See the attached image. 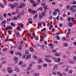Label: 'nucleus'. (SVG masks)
<instances>
[{
    "label": "nucleus",
    "instance_id": "nucleus-1",
    "mask_svg": "<svg viewBox=\"0 0 76 76\" xmlns=\"http://www.w3.org/2000/svg\"><path fill=\"white\" fill-rule=\"evenodd\" d=\"M74 7L76 8V5H72V7H70V10H71L73 13H75L76 11V9L74 8Z\"/></svg>",
    "mask_w": 76,
    "mask_h": 76
},
{
    "label": "nucleus",
    "instance_id": "nucleus-2",
    "mask_svg": "<svg viewBox=\"0 0 76 76\" xmlns=\"http://www.w3.org/2000/svg\"><path fill=\"white\" fill-rule=\"evenodd\" d=\"M54 60L55 61V62L58 63L60 61V58H58L57 59V58H55L54 59Z\"/></svg>",
    "mask_w": 76,
    "mask_h": 76
},
{
    "label": "nucleus",
    "instance_id": "nucleus-3",
    "mask_svg": "<svg viewBox=\"0 0 76 76\" xmlns=\"http://www.w3.org/2000/svg\"><path fill=\"white\" fill-rule=\"evenodd\" d=\"M5 30H7L8 29L12 30L13 29V28L11 27L10 26H7L5 28Z\"/></svg>",
    "mask_w": 76,
    "mask_h": 76
},
{
    "label": "nucleus",
    "instance_id": "nucleus-4",
    "mask_svg": "<svg viewBox=\"0 0 76 76\" xmlns=\"http://www.w3.org/2000/svg\"><path fill=\"white\" fill-rule=\"evenodd\" d=\"M8 6H10L12 9H13L14 8H15V5L13 4H9Z\"/></svg>",
    "mask_w": 76,
    "mask_h": 76
},
{
    "label": "nucleus",
    "instance_id": "nucleus-5",
    "mask_svg": "<svg viewBox=\"0 0 76 76\" xmlns=\"http://www.w3.org/2000/svg\"><path fill=\"white\" fill-rule=\"evenodd\" d=\"M45 60L46 61H47V62H48V63H51V60L48 58H45Z\"/></svg>",
    "mask_w": 76,
    "mask_h": 76
},
{
    "label": "nucleus",
    "instance_id": "nucleus-6",
    "mask_svg": "<svg viewBox=\"0 0 76 76\" xmlns=\"http://www.w3.org/2000/svg\"><path fill=\"white\" fill-rule=\"evenodd\" d=\"M33 37H34V38L36 41H38V40L39 38L38 36H36L35 35H34Z\"/></svg>",
    "mask_w": 76,
    "mask_h": 76
},
{
    "label": "nucleus",
    "instance_id": "nucleus-7",
    "mask_svg": "<svg viewBox=\"0 0 76 76\" xmlns=\"http://www.w3.org/2000/svg\"><path fill=\"white\" fill-rule=\"evenodd\" d=\"M24 6H26V4L25 3H23L22 4H21V5H20V8H22V7H23Z\"/></svg>",
    "mask_w": 76,
    "mask_h": 76
},
{
    "label": "nucleus",
    "instance_id": "nucleus-8",
    "mask_svg": "<svg viewBox=\"0 0 76 76\" xmlns=\"http://www.w3.org/2000/svg\"><path fill=\"white\" fill-rule=\"evenodd\" d=\"M31 54L27 55L26 58V60H29V59H30V58H31Z\"/></svg>",
    "mask_w": 76,
    "mask_h": 76
},
{
    "label": "nucleus",
    "instance_id": "nucleus-9",
    "mask_svg": "<svg viewBox=\"0 0 76 76\" xmlns=\"http://www.w3.org/2000/svg\"><path fill=\"white\" fill-rule=\"evenodd\" d=\"M33 64H35V62H31V63L29 64V66L30 67H31V66H32V65H33Z\"/></svg>",
    "mask_w": 76,
    "mask_h": 76
},
{
    "label": "nucleus",
    "instance_id": "nucleus-10",
    "mask_svg": "<svg viewBox=\"0 0 76 76\" xmlns=\"http://www.w3.org/2000/svg\"><path fill=\"white\" fill-rule=\"evenodd\" d=\"M63 45L65 47H67L69 45V44L67 43H64L63 44Z\"/></svg>",
    "mask_w": 76,
    "mask_h": 76
},
{
    "label": "nucleus",
    "instance_id": "nucleus-11",
    "mask_svg": "<svg viewBox=\"0 0 76 76\" xmlns=\"http://www.w3.org/2000/svg\"><path fill=\"white\" fill-rule=\"evenodd\" d=\"M57 65H56L53 68V70H57Z\"/></svg>",
    "mask_w": 76,
    "mask_h": 76
},
{
    "label": "nucleus",
    "instance_id": "nucleus-12",
    "mask_svg": "<svg viewBox=\"0 0 76 76\" xmlns=\"http://www.w3.org/2000/svg\"><path fill=\"white\" fill-rule=\"evenodd\" d=\"M69 26V27H72V26H73V23L70 22L68 24Z\"/></svg>",
    "mask_w": 76,
    "mask_h": 76
},
{
    "label": "nucleus",
    "instance_id": "nucleus-13",
    "mask_svg": "<svg viewBox=\"0 0 76 76\" xmlns=\"http://www.w3.org/2000/svg\"><path fill=\"white\" fill-rule=\"evenodd\" d=\"M15 34L17 35V37H20V34L18 32H17Z\"/></svg>",
    "mask_w": 76,
    "mask_h": 76
},
{
    "label": "nucleus",
    "instance_id": "nucleus-14",
    "mask_svg": "<svg viewBox=\"0 0 76 76\" xmlns=\"http://www.w3.org/2000/svg\"><path fill=\"white\" fill-rule=\"evenodd\" d=\"M28 20V22H29V23H31V24H32V18H30Z\"/></svg>",
    "mask_w": 76,
    "mask_h": 76
},
{
    "label": "nucleus",
    "instance_id": "nucleus-15",
    "mask_svg": "<svg viewBox=\"0 0 76 76\" xmlns=\"http://www.w3.org/2000/svg\"><path fill=\"white\" fill-rule=\"evenodd\" d=\"M45 57H47V58H50L52 57V56H50V55H46L45 56Z\"/></svg>",
    "mask_w": 76,
    "mask_h": 76
},
{
    "label": "nucleus",
    "instance_id": "nucleus-16",
    "mask_svg": "<svg viewBox=\"0 0 76 76\" xmlns=\"http://www.w3.org/2000/svg\"><path fill=\"white\" fill-rule=\"evenodd\" d=\"M37 60L39 61L40 63H42V59H41L38 58H37Z\"/></svg>",
    "mask_w": 76,
    "mask_h": 76
},
{
    "label": "nucleus",
    "instance_id": "nucleus-17",
    "mask_svg": "<svg viewBox=\"0 0 76 76\" xmlns=\"http://www.w3.org/2000/svg\"><path fill=\"white\" fill-rule=\"evenodd\" d=\"M10 25L12 26V27H15V24L13 23H11Z\"/></svg>",
    "mask_w": 76,
    "mask_h": 76
},
{
    "label": "nucleus",
    "instance_id": "nucleus-18",
    "mask_svg": "<svg viewBox=\"0 0 76 76\" xmlns=\"http://www.w3.org/2000/svg\"><path fill=\"white\" fill-rule=\"evenodd\" d=\"M32 69V67L31 66H29L27 68V70L29 71V70H31Z\"/></svg>",
    "mask_w": 76,
    "mask_h": 76
},
{
    "label": "nucleus",
    "instance_id": "nucleus-19",
    "mask_svg": "<svg viewBox=\"0 0 76 76\" xmlns=\"http://www.w3.org/2000/svg\"><path fill=\"white\" fill-rule=\"evenodd\" d=\"M12 20H17L18 19V18L16 17H12Z\"/></svg>",
    "mask_w": 76,
    "mask_h": 76
},
{
    "label": "nucleus",
    "instance_id": "nucleus-20",
    "mask_svg": "<svg viewBox=\"0 0 76 76\" xmlns=\"http://www.w3.org/2000/svg\"><path fill=\"white\" fill-rule=\"evenodd\" d=\"M15 71L17 72H20V69L18 68H15Z\"/></svg>",
    "mask_w": 76,
    "mask_h": 76
},
{
    "label": "nucleus",
    "instance_id": "nucleus-21",
    "mask_svg": "<svg viewBox=\"0 0 76 76\" xmlns=\"http://www.w3.org/2000/svg\"><path fill=\"white\" fill-rule=\"evenodd\" d=\"M69 63H70V64H75V63L73 62L72 61L70 60L69 61Z\"/></svg>",
    "mask_w": 76,
    "mask_h": 76
},
{
    "label": "nucleus",
    "instance_id": "nucleus-22",
    "mask_svg": "<svg viewBox=\"0 0 76 76\" xmlns=\"http://www.w3.org/2000/svg\"><path fill=\"white\" fill-rule=\"evenodd\" d=\"M30 50L31 52H33L34 51V49L32 47H31L30 48Z\"/></svg>",
    "mask_w": 76,
    "mask_h": 76
},
{
    "label": "nucleus",
    "instance_id": "nucleus-23",
    "mask_svg": "<svg viewBox=\"0 0 76 76\" xmlns=\"http://www.w3.org/2000/svg\"><path fill=\"white\" fill-rule=\"evenodd\" d=\"M55 11H56L58 13H60V10L58 8L57 9H55Z\"/></svg>",
    "mask_w": 76,
    "mask_h": 76
},
{
    "label": "nucleus",
    "instance_id": "nucleus-24",
    "mask_svg": "<svg viewBox=\"0 0 76 76\" xmlns=\"http://www.w3.org/2000/svg\"><path fill=\"white\" fill-rule=\"evenodd\" d=\"M22 46L23 45H20L19 47L18 48V49L20 50H22Z\"/></svg>",
    "mask_w": 76,
    "mask_h": 76
},
{
    "label": "nucleus",
    "instance_id": "nucleus-25",
    "mask_svg": "<svg viewBox=\"0 0 76 76\" xmlns=\"http://www.w3.org/2000/svg\"><path fill=\"white\" fill-rule=\"evenodd\" d=\"M57 12L56 11L53 12L52 13L53 16H56L57 15Z\"/></svg>",
    "mask_w": 76,
    "mask_h": 76
},
{
    "label": "nucleus",
    "instance_id": "nucleus-26",
    "mask_svg": "<svg viewBox=\"0 0 76 76\" xmlns=\"http://www.w3.org/2000/svg\"><path fill=\"white\" fill-rule=\"evenodd\" d=\"M41 23L40 22H39L38 23V26H40L41 27V28H42V25H41Z\"/></svg>",
    "mask_w": 76,
    "mask_h": 76
},
{
    "label": "nucleus",
    "instance_id": "nucleus-27",
    "mask_svg": "<svg viewBox=\"0 0 76 76\" xmlns=\"http://www.w3.org/2000/svg\"><path fill=\"white\" fill-rule=\"evenodd\" d=\"M21 66L23 67H25L26 66V64L25 63H22L21 65Z\"/></svg>",
    "mask_w": 76,
    "mask_h": 76
},
{
    "label": "nucleus",
    "instance_id": "nucleus-28",
    "mask_svg": "<svg viewBox=\"0 0 76 76\" xmlns=\"http://www.w3.org/2000/svg\"><path fill=\"white\" fill-rule=\"evenodd\" d=\"M37 12V11L35 10H32V12H31V13L33 14H35V13H36Z\"/></svg>",
    "mask_w": 76,
    "mask_h": 76
},
{
    "label": "nucleus",
    "instance_id": "nucleus-29",
    "mask_svg": "<svg viewBox=\"0 0 76 76\" xmlns=\"http://www.w3.org/2000/svg\"><path fill=\"white\" fill-rule=\"evenodd\" d=\"M57 75H59L60 76H63L62 74L60 73V72H57Z\"/></svg>",
    "mask_w": 76,
    "mask_h": 76
},
{
    "label": "nucleus",
    "instance_id": "nucleus-30",
    "mask_svg": "<svg viewBox=\"0 0 76 76\" xmlns=\"http://www.w3.org/2000/svg\"><path fill=\"white\" fill-rule=\"evenodd\" d=\"M5 59H6V58L4 57H2L1 58V61H5Z\"/></svg>",
    "mask_w": 76,
    "mask_h": 76
},
{
    "label": "nucleus",
    "instance_id": "nucleus-31",
    "mask_svg": "<svg viewBox=\"0 0 76 76\" xmlns=\"http://www.w3.org/2000/svg\"><path fill=\"white\" fill-rule=\"evenodd\" d=\"M0 6L1 7V8H4V5L3 4H2L1 3L0 4Z\"/></svg>",
    "mask_w": 76,
    "mask_h": 76
},
{
    "label": "nucleus",
    "instance_id": "nucleus-32",
    "mask_svg": "<svg viewBox=\"0 0 76 76\" xmlns=\"http://www.w3.org/2000/svg\"><path fill=\"white\" fill-rule=\"evenodd\" d=\"M20 28H21L22 29L23 28V25L22 24H21V23H20Z\"/></svg>",
    "mask_w": 76,
    "mask_h": 76
},
{
    "label": "nucleus",
    "instance_id": "nucleus-33",
    "mask_svg": "<svg viewBox=\"0 0 76 76\" xmlns=\"http://www.w3.org/2000/svg\"><path fill=\"white\" fill-rule=\"evenodd\" d=\"M8 50V48H5L3 49V51L4 52L6 51H7V50Z\"/></svg>",
    "mask_w": 76,
    "mask_h": 76
},
{
    "label": "nucleus",
    "instance_id": "nucleus-34",
    "mask_svg": "<svg viewBox=\"0 0 76 76\" xmlns=\"http://www.w3.org/2000/svg\"><path fill=\"white\" fill-rule=\"evenodd\" d=\"M34 75V76H38L39 75V73H35Z\"/></svg>",
    "mask_w": 76,
    "mask_h": 76
},
{
    "label": "nucleus",
    "instance_id": "nucleus-35",
    "mask_svg": "<svg viewBox=\"0 0 76 76\" xmlns=\"http://www.w3.org/2000/svg\"><path fill=\"white\" fill-rule=\"evenodd\" d=\"M28 12H29V13H32V10L29 9L28 10Z\"/></svg>",
    "mask_w": 76,
    "mask_h": 76
},
{
    "label": "nucleus",
    "instance_id": "nucleus-36",
    "mask_svg": "<svg viewBox=\"0 0 76 76\" xmlns=\"http://www.w3.org/2000/svg\"><path fill=\"white\" fill-rule=\"evenodd\" d=\"M3 25H5L6 23V20H4L2 22Z\"/></svg>",
    "mask_w": 76,
    "mask_h": 76
},
{
    "label": "nucleus",
    "instance_id": "nucleus-37",
    "mask_svg": "<svg viewBox=\"0 0 76 76\" xmlns=\"http://www.w3.org/2000/svg\"><path fill=\"white\" fill-rule=\"evenodd\" d=\"M69 74H72L73 73V71L72 70H70L69 72Z\"/></svg>",
    "mask_w": 76,
    "mask_h": 76
},
{
    "label": "nucleus",
    "instance_id": "nucleus-38",
    "mask_svg": "<svg viewBox=\"0 0 76 76\" xmlns=\"http://www.w3.org/2000/svg\"><path fill=\"white\" fill-rule=\"evenodd\" d=\"M71 34V33L70 31H68L66 33L67 35H70Z\"/></svg>",
    "mask_w": 76,
    "mask_h": 76
},
{
    "label": "nucleus",
    "instance_id": "nucleus-39",
    "mask_svg": "<svg viewBox=\"0 0 76 76\" xmlns=\"http://www.w3.org/2000/svg\"><path fill=\"white\" fill-rule=\"evenodd\" d=\"M38 16V14H36L34 16V19H37V17Z\"/></svg>",
    "mask_w": 76,
    "mask_h": 76
},
{
    "label": "nucleus",
    "instance_id": "nucleus-40",
    "mask_svg": "<svg viewBox=\"0 0 76 76\" xmlns=\"http://www.w3.org/2000/svg\"><path fill=\"white\" fill-rule=\"evenodd\" d=\"M39 18L40 19H41V18H42L43 17H44V16L43 15H42L40 14L39 15Z\"/></svg>",
    "mask_w": 76,
    "mask_h": 76
},
{
    "label": "nucleus",
    "instance_id": "nucleus-41",
    "mask_svg": "<svg viewBox=\"0 0 76 76\" xmlns=\"http://www.w3.org/2000/svg\"><path fill=\"white\" fill-rule=\"evenodd\" d=\"M43 66L44 67H46L47 66V64H43Z\"/></svg>",
    "mask_w": 76,
    "mask_h": 76
},
{
    "label": "nucleus",
    "instance_id": "nucleus-42",
    "mask_svg": "<svg viewBox=\"0 0 76 76\" xmlns=\"http://www.w3.org/2000/svg\"><path fill=\"white\" fill-rule=\"evenodd\" d=\"M68 21L69 22H70L71 21V18L69 17L67 19Z\"/></svg>",
    "mask_w": 76,
    "mask_h": 76
},
{
    "label": "nucleus",
    "instance_id": "nucleus-43",
    "mask_svg": "<svg viewBox=\"0 0 76 76\" xmlns=\"http://www.w3.org/2000/svg\"><path fill=\"white\" fill-rule=\"evenodd\" d=\"M33 57L35 59H37V56L36 55H33Z\"/></svg>",
    "mask_w": 76,
    "mask_h": 76
},
{
    "label": "nucleus",
    "instance_id": "nucleus-44",
    "mask_svg": "<svg viewBox=\"0 0 76 76\" xmlns=\"http://www.w3.org/2000/svg\"><path fill=\"white\" fill-rule=\"evenodd\" d=\"M13 71L12 70V69H11L8 71V73H11Z\"/></svg>",
    "mask_w": 76,
    "mask_h": 76
},
{
    "label": "nucleus",
    "instance_id": "nucleus-45",
    "mask_svg": "<svg viewBox=\"0 0 76 76\" xmlns=\"http://www.w3.org/2000/svg\"><path fill=\"white\" fill-rule=\"evenodd\" d=\"M30 2L31 3H33V4H34V3H35V1L32 0H30Z\"/></svg>",
    "mask_w": 76,
    "mask_h": 76
},
{
    "label": "nucleus",
    "instance_id": "nucleus-46",
    "mask_svg": "<svg viewBox=\"0 0 76 76\" xmlns=\"http://www.w3.org/2000/svg\"><path fill=\"white\" fill-rule=\"evenodd\" d=\"M55 55L56 56H60V55L58 53H55Z\"/></svg>",
    "mask_w": 76,
    "mask_h": 76
},
{
    "label": "nucleus",
    "instance_id": "nucleus-47",
    "mask_svg": "<svg viewBox=\"0 0 76 76\" xmlns=\"http://www.w3.org/2000/svg\"><path fill=\"white\" fill-rule=\"evenodd\" d=\"M52 74L53 75H56L57 72H52Z\"/></svg>",
    "mask_w": 76,
    "mask_h": 76
},
{
    "label": "nucleus",
    "instance_id": "nucleus-48",
    "mask_svg": "<svg viewBox=\"0 0 76 76\" xmlns=\"http://www.w3.org/2000/svg\"><path fill=\"white\" fill-rule=\"evenodd\" d=\"M48 47H53V45L52 44V43H50L49 44V45H48Z\"/></svg>",
    "mask_w": 76,
    "mask_h": 76
},
{
    "label": "nucleus",
    "instance_id": "nucleus-49",
    "mask_svg": "<svg viewBox=\"0 0 76 76\" xmlns=\"http://www.w3.org/2000/svg\"><path fill=\"white\" fill-rule=\"evenodd\" d=\"M56 37L57 40H59V39H60V36L58 35H57L56 36Z\"/></svg>",
    "mask_w": 76,
    "mask_h": 76
},
{
    "label": "nucleus",
    "instance_id": "nucleus-50",
    "mask_svg": "<svg viewBox=\"0 0 76 76\" xmlns=\"http://www.w3.org/2000/svg\"><path fill=\"white\" fill-rule=\"evenodd\" d=\"M69 70V69L68 68H66L64 70V71L65 72H68Z\"/></svg>",
    "mask_w": 76,
    "mask_h": 76
},
{
    "label": "nucleus",
    "instance_id": "nucleus-51",
    "mask_svg": "<svg viewBox=\"0 0 76 76\" xmlns=\"http://www.w3.org/2000/svg\"><path fill=\"white\" fill-rule=\"evenodd\" d=\"M52 52L54 53H57V50H52Z\"/></svg>",
    "mask_w": 76,
    "mask_h": 76
},
{
    "label": "nucleus",
    "instance_id": "nucleus-52",
    "mask_svg": "<svg viewBox=\"0 0 76 76\" xmlns=\"http://www.w3.org/2000/svg\"><path fill=\"white\" fill-rule=\"evenodd\" d=\"M60 20H61V21H62L63 20H64V19H63V17H61L60 18Z\"/></svg>",
    "mask_w": 76,
    "mask_h": 76
},
{
    "label": "nucleus",
    "instance_id": "nucleus-53",
    "mask_svg": "<svg viewBox=\"0 0 76 76\" xmlns=\"http://www.w3.org/2000/svg\"><path fill=\"white\" fill-rule=\"evenodd\" d=\"M23 63V61H20L19 64L22 65V64Z\"/></svg>",
    "mask_w": 76,
    "mask_h": 76
},
{
    "label": "nucleus",
    "instance_id": "nucleus-54",
    "mask_svg": "<svg viewBox=\"0 0 76 76\" xmlns=\"http://www.w3.org/2000/svg\"><path fill=\"white\" fill-rule=\"evenodd\" d=\"M25 54H29V52L28 51V50H27L25 51Z\"/></svg>",
    "mask_w": 76,
    "mask_h": 76
},
{
    "label": "nucleus",
    "instance_id": "nucleus-55",
    "mask_svg": "<svg viewBox=\"0 0 76 76\" xmlns=\"http://www.w3.org/2000/svg\"><path fill=\"white\" fill-rule=\"evenodd\" d=\"M60 34H61V33H60V32H57L56 33V35H60Z\"/></svg>",
    "mask_w": 76,
    "mask_h": 76
},
{
    "label": "nucleus",
    "instance_id": "nucleus-56",
    "mask_svg": "<svg viewBox=\"0 0 76 76\" xmlns=\"http://www.w3.org/2000/svg\"><path fill=\"white\" fill-rule=\"evenodd\" d=\"M23 41H21L20 45L23 46Z\"/></svg>",
    "mask_w": 76,
    "mask_h": 76
},
{
    "label": "nucleus",
    "instance_id": "nucleus-57",
    "mask_svg": "<svg viewBox=\"0 0 76 76\" xmlns=\"http://www.w3.org/2000/svg\"><path fill=\"white\" fill-rule=\"evenodd\" d=\"M66 39V38L65 37H63L62 38V40H63V41H65Z\"/></svg>",
    "mask_w": 76,
    "mask_h": 76
},
{
    "label": "nucleus",
    "instance_id": "nucleus-58",
    "mask_svg": "<svg viewBox=\"0 0 76 76\" xmlns=\"http://www.w3.org/2000/svg\"><path fill=\"white\" fill-rule=\"evenodd\" d=\"M7 16V14L6 13H4L3 14V16L4 17V18H6Z\"/></svg>",
    "mask_w": 76,
    "mask_h": 76
},
{
    "label": "nucleus",
    "instance_id": "nucleus-59",
    "mask_svg": "<svg viewBox=\"0 0 76 76\" xmlns=\"http://www.w3.org/2000/svg\"><path fill=\"white\" fill-rule=\"evenodd\" d=\"M14 60L15 61H16V60H17L18 59V58L17 57H15V58H14Z\"/></svg>",
    "mask_w": 76,
    "mask_h": 76
},
{
    "label": "nucleus",
    "instance_id": "nucleus-60",
    "mask_svg": "<svg viewBox=\"0 0 76 76\" xmlns=\"http://www.w3.org/2000/svg\"><path fill=\"white\" fill-rule=\"evenodd\" d=\"M41 68H42V66H39L38 67V69H41Z\"/></svg>",
    "mask_w": 76,
    "mask_h": 76
},
{
    "label": "nucleus",
    "instance_id": "nucleus-61",
    "mask_svg": "<svg viewBox=\"0 0 76 76\" xmlns=\"http://www.w3.org/2000/svg\"><path fill=\"white\" fill-rule=\"evenodd\" d=\"M42 6H43V7H45V3H43L42 4Z\"/></svg>",
    "mask_w": 76,
    "mask_h": 76
},
{
    "label": "nucleus",
    "instance_id": "nucleus-62",
    "mask_svg": "<svg viewBox=\"0 0 76 76\" xmlns=\"http://www.w3.org/2000/svg\"><path fill=\"white\" fill-rule=\"evenodd\" d=\"M59 27H60V28H61V27L63 26V24H60L59 25Z\"/></svg>",
    "mask_w": 76,
    "mask_h": 76
},
{
    "label": "nucleus",
    "instance_id": "nucleus-63",
    "mask_svg": "<svg viewBox=\"0 0 76 76\" xmlns=\"http://www.w3.org/2000/svg\"><path fill=\"white\" fill-rule=\"evenodd\" d=\"M73 58L74 60H76V56H74L73 57Z\"/></svg>",
    "mask_w": 76,
    "mask_h": 76
},
{
    "label": "nucleus",
    "instance_id": "nucleus-64",
    "mask_svg": "<svg viewBox=\"0 0 76 76\" xmlns=\"http://www.w3.org/2000/svg\"><path fill=\"white\" fill-rule=\"evenodd\" d=\"M72 4H76V1H73Z\"/></svg>",
    "mask_w": 76,
    "mask_h": 76
}]
</instances>
